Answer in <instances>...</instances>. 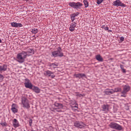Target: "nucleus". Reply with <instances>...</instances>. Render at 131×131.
Returning a JSON list of instances; mask_svg holds the SVG:
<instances>
[{
	"label": "nucleus",
	"mask_w": 131,
	"mask_h": 131,
	"mask_svg": "<svg viewBox=\"0 0 131 131\" xmlns=\"http://www.w3.org/2000/svg\"><path fill=\"white\" fill-rule=\"evenodd\" d=\"M21 104L24 108L26 109H29L30 108V104H29V100H28L26 97H21Z\"/></svg>",
	"instance_id": "3"
},
{
	"label": "nucleus",
	"mask_w": 131,
	"mask_h": 131,
	"mask_svg": "<svg viewBox=\"0 0 131 131\" xmlns=\"http://www.w3.org/2000/svg\"><path fill=\"white\" fill-rule=\"evenodd\" d=\"M71 19L72 22H73V21H74V20H75V17L73 16V15H71Z\"/></svg>",
	"instance_id": "30"
},
{
	"label": "nucleus",
	"mask_w": 131,
	"mask_h": 131,
	"mask_svg": "<svg viewBox=\"0 0 131 131\" xmlns=\"http://www.w3.org/2000/svg\"><path fill=\"white\" fill-rule=\"evenodd\" d=\"M11 25L12 27H15V28H17L18 27H22L23 26L22 24L15 22L11 23Z\"/></svg>",
	"instance_id": "12"
},
{
	"label": "nucleus",
	"mask_w": 131,
	"mask_h": 131,
	"mask_svg": "<svg viewBox=\"0 0 131 131\" xmlns=\"http://www.w3.org/2000/svg\"><path fill=\"white\" fill-rule=\"evenodd\" d=\"M53 73L50 71H47L44 72V75L46 76H49V77H52V78H54L55 77V75H53Z\"/></svg>",
	"instance_id": "10"
},
{
	"label": "nucleus",
	"mask_w": 131,
	"mask_h": 131,
	"mask_svg": "<svg viewBox=\"0 0 131 131\" xmlns=\"http://www.w3.org/2000/svg\"><path fill=\"white\" fill-rule=\"evenodd\" d=\"M103 2H104V0H97V5H101Z\"/></svg>",
	"instance_id": "27"
},
{
	"label": "nucleus",
	"mask_w": 131,
	"mask_h": 131,
	"mask_svg": "<svg viewBox=\"0 0 131 131\" xmlns=\"http://www.w3.org/2000/svg\"><path fill=\"white\" fill-rule=\"evenodd\" d=\"M104 29H105V30H109V27H106L104 28Z\"/></svg>",
	"instance_id": "35"
},
{
	"label": "nucleus",
	"mask_w": 131,
	"mask_h": 131,
	"mask_svg": "<svg viewBox=\"0 0 131 131\" xmlns=\"http://www.w3.org/2000/svg\"><path fill=\"white\" fill-rule=\"evenodd\" d=\"M32 33H34V34H36L37 33V29H34L32 30Z\"/></svg>",
	"instance_id": "29"
},
{
	"label": "nucleus",
	"mask_w": 131,
	"mask_h": 131,
	"mask_svg": "<svg viewBox=\"0 0 131 131\" xmlns=\"http://www.w3.org/2000/svg\"><path fill=\"white\" fill-rule=\"evenodd\" d=\"M13 126L15 128L17 127H19V121L16 119H14L12 121Z\"/></svg>",
	"instance_id": "13"
},
{
	"label": "nucleus",
	"mask_w": 131,
	"mask_h": 131,
	"mask_svg": "<svg viewBox=\"0 0 131 131\" xmlns=\"http://www.w3.org/2000/svg\"><path fill=\"white\" fill-rule=\"evenodd\" d=\"M71 104H72V105H75V108H77V106H76V105H77V103H76V101H75V100H73L71 103Z\"/></svg>",
	"instance_id": "26"
},
{
	"label": "nucleus",
	"mask_w": 131,
	"mask_h": 131,
	"mask_svg": "<svg viewBox=\"0 0 131 131\" xmlns=\"http://www.w3.org/2000/svg\"><path fill=\"white\" fill-rule=\"evenodd\" d=\"M109 31H111L109 30Z\"/></svg>",
	"instance_id": "40"
},
{
	"label": "nucleus",
	"mask_w": 131,
	"mask_h": 131,
	"mask_svg": "<svg viewBox=\"0 0 131 131\" xmlns=\"http://www.w3.org/2000/svg\"><path fill=\"white\" fill-rule=\"evenodd\" d=\"M110 127L111 128H114V129H117V130H122V126L116 123H111L110 124Z\"/></svg>",
	"instance_id": "5"
},
{
	"label": "nucleus",
	"mask_w": 131,
	"mask_h": 131,
	"mask_svg": "<svg viewBox=\"0 0 131 131\" xmlns=\"http://www.w3.org/2000/svg\"><path fill=\"white\" fill-rule=\"evenodd\" d=\"M26 52L28 54V57H29V56H31V55L34 54V50L33 49H29L28 51H26Z\"/></svg>",
	"instance_id": "19"
},
{
	"label": "nucleus",
	"mask_w": 131,
	"mask_h": 131,
	"mask_svg": "<svg viewBox=\"0 0 131 131\" xmlns=\"http://www.w3.org/2000/svg\"><path fill=\"white\" fill-rule=\"evenodd\" d=\"M64 54L62 53V49L61 47H58L57 48V51H54L52 52L51 57H54L56 58L57 57H63Z\"/></svg>",
	"instance_id": "2"
},
{
	"label": "nucleus",
	"mask_w": 131,
	"mask_h": 131,
	"mask_svg": "<svg viewBox=\"0 0 131 131\" xmlns=\"http://www.w3.org/2000/svg\"><path fill=\"white\" fill-rule=\"evenodd\" d=\"M29 124H30V126H31V125H32V119H30L29 120Z\"/></svg>",
	"instance_id": "32"
},
{
	"label": "nucleus",
	"mask_w": 131,
	"mask_h": 131,
	"mask_svg": "<svg viewBox=\"0 0 131 131\" xmlns=\"http://www.w3.org/2000/svg\"><path fill=\"white\" fill-rule=\"evenodd\" d=\"M104 93L106 95H112V94H114V90H106L104 91Z\"/></svg>",
	"instance_id": "21"
},
{
	"label": "nucleus",
	"mask_w": 131,
	"mask_h": 131,
	"mask_svg": "<svg viewBox=\"0 0 131 131\" xmlns=\"http://www.w3.org/2000/svg\"><path fill=\"white\" fill-rule=\"evenodd\" d=\"M109 31H111L109 30Z\"/></svg>",
	"instance_id": "39"
},
{
	"label": "nucleus",
	"mask_w": 131,
	"mask_h": 131,
	"mask_svg": "<svg viewBox=\"0 0 131 131\" xmlns=\"http://www.w3.org/2000/svg\"><path fill=\"white\" fill-rule=\"evenodd\" d=\"M102 111H104L105 113L109 111V105L107 104H103L102 105Z\"/></svg>",
	"instance_id": "14"
},
{
	"label": "nucleus",
	"mask_w": 131,
	"mask_h": 131,
	"mask_svg": "<svg viewBox=\"0 0 131 131\" xmlns=\"http://www.w3.org/2000/svg\"><path fill=\"white\" fill-rule=\"evenodd\" d=\"M25 85L27 89H30V90H32L33 87L32 83L30 82L29 79H25Z\"/></svg>",
	"instance_id": "9"
},
{
	"label": "nucleus",
	"mask_w": 131,
	"mask_h": 131,
	"mask_svg": "<svg viewBox=\"0 0 131 131\" xmlns=\"http://www.w3.org/2000/svg\"><path fill=\"white\" fill-rule=\"evenodd\" d=\"M69 5L70 7H71L72 8H74V9H80L81 7H82V4L78 2V3H75V2H70L69 3Z\"/></svg>",
	"instance_id": "4"
},
{
	"label": "nucleus",
	"mask_w": 131,
	"mask_h": 131,
	"mask_svg": "<svg viewBox=\"0 0 131 131\" xmlns=\"http://www.w3.org/2000/svg\"><path fill=\"white\" fill-rule=\"evenodd\" d=\"M54 105L56 107H58L60 108H63V105L61 103L55 102V104H54Z\"/></svg>",
	"instance_id": "22"
},
{
	"label": "nucleus",
	"mask_w": 131,
	"mask_h": 131,
	"mask_svg": "<svg viewBox=\"0 0 131 131\" xmlns=\"http://www.w3.org/2000/svg\"><path fill=\"white\" fill-rule=\"evenodd\" d=\"M32 90L35 92L36 94H39L40 93V89L38 88L37 86H33V88H32Z\"/></svg>",
	"instance_id": "16"
},
{
	"label": "nucleus",
	"mask_w": 131,
	"mask_h": 131,
	"mask_svg": "<svg viewBox=\"0 0 131 131\" xmlns=\"http://www.w3.org/2000/svg\"><path fill=\"white\" fill-rule=\"evenodd\" d=\"M74 76L76 77V78H82L83 77H85V75L84 74H75Z\"/></svg>",
	"instance_id": "17"
},
{
	"label": "nucleus",
	"mask_w": 131,
	"mask_h": 131,
	"mask_svg": "<svg viewBox=\"0 0 131 131\" xmlns=\"http://www.w3.org/2000/svg\"><path fill=\"white\" fill-rule=\"evenodd\" d=\"M49 66H50V67H53V68H57V67L58 66V64L57 63H50Z\"/></svg>",
	"instance_id": "23"
},
{
	"label": "nucleus",
	"mask_w": 131,
	"mask_h": 131,
	"mask_svg": "<svg viewBox=\"0 0 131 131\" xmlns=\"http://www.w3.org/2000/svg\"><path fill=\"white\" fill-rule=\"evenodd\" d=\"M61 108L58 107V108H55V110L57 112H61Z\"/></svg>",
	"instance_id": "31"
},
{
	"label": "nucleus",
	"mask_w": 131,
	"mask_h": 131,
	"mask_svg": "<svg viewBox=\"0 0 131 131\" xmlns=\"http://www.w3.org/2000/svg\"><path fill=\"white\" fill-rule=\"evenodd\" d=\"M8 67L6 64H3L2 66H0V71H6Z\"/></svg>",
	"instance_id": "18"
},
{
	"label": "nucleus",
	"mask_w": 131,
	"mask_h": 131,
	"mask_svg": "<svg viewBox=\"0 0 131 131\" xmlns=\"http://www.w3.org/2000/svg\"><path fill=\"white\" fill-rule=\"evenodd\" d=\"M96 59L97 60V61H99V62H103V57L101 56L100 54H98L96 56Z\"/></svg>",
	"instance_id": "20"
},
{
	"label": "nucleus",
	"mask_w": 131,
	"mask_h": 131,
	"mask_svg": "<svg viewBox=\"0 0 131 131\" xmlns=\"http://www.w3.org/2000/svg\"><path fill=\"white\" fill-rule=\"evenodd\" d=\"M83 3L84 5L85 8H88V7H89V2L88 0H83Z\"/></svg>",
	"instance_id": "24"
},
{
	"label": "nucleus",
	"mask_w": 131,
	"mask_h": 131,
	"mask_svg": "<svg viewBox=\"0 0 131 131\" xmlns=\"http://www.w3.org/2000/svg\"><path fill=\"white\" fill-rule=\"evenodd\" d=\"M75 27H76V24L75 22L72 23L71 25H70V30L71 31H74V30H75Z\"/></svg>",
	"instance_id": "15"
},
{
	"label": "nucleus",
	"mask_w": 131,
	"mask_h": 131,
	"mask_svg": "<svg viewBox=\"0 0 131 131\" xmlns=\"http://www.w3.org/2000/svg\"><path fill=\"white\" fill-rule=\"evenodd\" d=\"M120 40H121V41H123L124 40V37H120Z\"/></svg>",
	"instance_id": "34"
},
{
	"label": "nucleus",
	"mask_w": 131,
	"mask_h": 131,
	"mask_svg": "<svg viewBox=\"0 0 131 131\" xmlns=\"http://www.w3.org/2000/svg\"><path fill=\"white\" fill-rule=\"evenodd\" d=\"M114 91V93H119L121 91V88H115Z\"/></svg>",
	"instance_id": "25"
},
{
	"label": "nucleus",
	"mask_w": 131,
	"mask_h": 131,
	"mask_svg": "<svg viewBox=\"0 0 131 131\" xmlns=\"http://www.w3.org/2000/svg\"><path fill=\"white\" fill-rule=\"evenodd\" d=\"M129 90H130V87H129V86L127 85L124 86L123 90L121 92L122 95H121V97H124V98H125V97H126V95L125 94L129 91Z\"/></svg>",
	"instance_id": "6"
},
{
	"label": "nucleus",
	"mask_w": 131,
	"mask_h": 131,
	"mask_svg": "<svg viewBox=\"0 0 131 131\" xmlns=\"http://www.w3.org/2000/svg\"><path fill=\"white\" fill-rule=\"evenodd\" d=\"M1 124L2 125V126H6L7 125V123H6V122L1 123Z\"/></svg>",
	"instance_id": "33"
},
{
	"label": "nucleus",
	"mask_w": 131,
	"mask_h": 131,
	"mask_svg": "<svg viewBox=\"0 0 131 131\" xmlns=\"http://www.w3.org/2000/svg\"><path fill=\"white\" fill-rule=\"evenodd\" d=\"M3 77H4V76L2 74H0V79H2Z\"/></svg>",
	"instance_id": "36"
},
{
	"label": "nucleus",
	"mask_w": 131,
	"mask_h": 131,
	"mask_svg": "<svg viewBox=\"0 0 131 131\" xmlns=\"http://www.w3.org/2000/svg\"><path fill=\"white\" fill-rule=\"evenodd\" d=\"M74 126L78 128H82L85 126V124H84L82 122L76 121L74 123Z\"/></svg>",
	"instance_id": "8"
},
{
	"label": "nucleus",
	"mask_w": 131,
	"mask_h": 131,
	"mask_svg": "<svg viewBox=\"0 0 131 131\" xmlns=\"http://www.w3.org/2000/svg\"><path fill=\"white\" fill-rule=\"evenodd\" d=\"M113 6L114 7H123L124 8L125 5L122 3L120 0H116L113 2Z\"/></svg>",
	"instance_id": "7"
},
{
	"label": "nucleus",
	"mask_w": 131,
	"mask_h": 131,
	"mask_svg": "<svg viewBox=\"0 0 131 131\" xmlns=\"http://www.w3.org/2000/svg\"><path fill=\"white\" fill-rule=\"evenodd\" d=\"M11 107V111L13 113H17L18 112V105L17 104L13 103Z\"/></svg>",
	"instance_id": "11"
},
{
	"label": "nucleus",
	"mask_w": 131,
	"mask_h": 131,
	"mask_svg": "<svg viewBox=\"0 0 131 131\" xmlns=\"http://www.w3.org/2000/svg\"><path fill=\"white\" fill-rule=\"evenodd\" d=\"M28 57V54L26 51H23L17 54L16 56V61L20 63H24V62H25V59Z\"/></svg>",
	"instance_id": "1"
},
{
	"label": "nucleus",
	"mask_w": 131,
	"mask_h": 131,
	"mask_svg": "<svg viewBox=\"0 0 131 131\" xmlns=\"http://www.w3.org/2000/svg\"><path fill=\"white\" fill-rule=\"evenodd\" d=\"M2 42V39H0V43Z\"/></svg>",
	"instance_id": "38"
},
{
	"label": "nucleus",
	"mask_w": 131,
	"mask_h": 131,
	"mask_svg": "<svg viewBox=\"0 0 131 131\" xmlns=\"http://www.w3.org/2000/svg\"><path fill=\"white\" fill-rule=\"evenodd\" d=\"M123 72H125V70L123 69Z\"/></svg>",
	"instance_id": "37"
},
{
	"label": "nucleus",
	"mask_w": 131,
	"mask_h": 131,
	"mask_svg": "<svg viewBox=\"0 0 131 131\" xmlns=\"http://www.w3.org/2000/svg\"><path fill=\"white\" fill-rule=\"evenodd\" d=\"M78 15H79V12H78L74 13L71 15L73 16V17H77Z\"/></svg>",
	"instance_id": "28"
}]
</instances>
